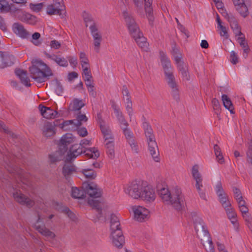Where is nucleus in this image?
<instances>
[{"label":"nucleus","instance_id":"25","mask_svg":"<svg viewBox=\"0 0 252 252\" xmlns=\"http://www.w3.org/2000/svg\"><path fill=\"white\" fill-rule=\"evenodd\" d=\"M14 32L23 38H27L29 35L28 32L24 28V26L20 23H15L13 25Z\"/></svg>","mask_w":252,"mask_h":252},{"label":"nucleus","instance_id":"26","mask_svg":"<svg viewBox=\"0 0 252 252\" xmlns=\"http://www.w3.org/2000/svg\"><path fill=\"white\" fill-rule=\"evenodd\" d=\"M145 0V10L146 16L149 21L150 24H152L154 18L153 15V8L151 7L153 0Z\"/></svg>","mask_w":252,"mask_h":252},{"label":"nucleus","instance_id":"58","mask_svg":"<svg viewBox=\"0 0 252 252\" xmlns=\"http://www.w3.org/2000/svg\"><path fill=\"white\" fill-rule=\"evenodd\" d=\"M44 5L43 2L37 3V4H30V8L32 10L36 12H39L42 8Z\"/></svg>","mask_w":252,"mask_h":252},{"label":"nucleus","instance_id":"41","mask_svg":"<svg viewBox=\"0 0 252 252\" xmlns=\"http://www.w3.org/2000/svg\"><path fill=\"white\" fill-rule=\"evenodd\" d=\"M75 124V120L65 121L61 124V127L64 130H70L77 128Z\"/></svg>","mask_w":252,"mask_h":252},{"label":"nucleus","instance_id":"57","mask_svg":"<svg viewBox=\"0 0 252 252\" xmlns=\"http://www.w3.org/2000/svg\"><path fill=\"white\" fill-rule=\"evenodd\" d=\"M132 1L136 8L137 12L141 13L143 5V0H132Z\"/></svg>","mask_w":252,"mask_h":252},{"label":"nucleus","instance_id":"2","mask_svg":"<svg viewBox=\"0 0 252 252\" xmlns=\"http://www.w3.org/2000/svg\"><path fill=\"white\" fill-rule=\"evenodd\" d=\"M32 65L30 67L31 76L36 82L41 83L45 82L48 77L53 75L51 69L46 64L40 60L32 62Z\"/></svg>","mask_w":252,"mask_h":252},{"label":"nucleus","instance_id":"60","mask_svg":"<svg viewBox=\"0 0 252 252\" xmlns=\"http://www.w3.org/2000/svg\"><path fill=\"white\" fill-rule=\"evenodd\" d=\"M219 201L224 209L231 205L230 201L228 199V196L224 198H221Z\"/></svg>","mask_w":252,"mask_h":252},{"label":"nucleus","instance_id":"64","mask_svg":"<svg viewBox=\"0 0 252 252\" xmlns=\"http://www.w3.org/2000/svg\"><path fill=\"white\" fill-rule=\"evenodd\" d=\"M122 94L124 97H126V101H131V97L128 89L126 85L123 86L122 90Z\"/></svg>","mask_w":252,"mask_h":252},{"label":"nucleus","instance_id":"15","mask_svg":"<svg viewBox=\"0 0 252 252\" xmlns=\"http://www.w3.org/2000/svg\"><path fill=\"white\" fill-rule=\"evenodd\" d=\"M134 218L138 221H143L149 215V211L141 206H135L132 207Z\"/></svg>","mask_w":252,"mask_h":252},{"label":"nucleus","instance_id":"13","mask_svg":"<svg viewBox=\"0 0 252 252\" xmlns=\"http://www.w3.org/2000/svg\"><path fill=\"white\" fill-rule=\"evenodd\" d=\"M113 245L118 248H122L125 244V237L122 230L111 231Z\"/></svg>","mask_w":252,"mask_h":252},{"label":"nucleus","instance_id":"40","mask_svg":"<svg viewBox=\"0 0 252 252\" xmlns=\"http://www.w3.org/2000/svg\"><path fill=\"white\" fill-rule=\"evenodd\" d=\"M208 237V238H206V236L203 237L204 243V245H203L205 247L207 252H215L214 246L210 234H209Z\"/></svg>","mask_w":252,"mask_h":252},{"label":"nucleus","instance_id":"63","mask_svg":"<svg viewBox=\"0 0 252 252\" xmlns=\"http://www.w3.org/2000/svg\"><path fill=\"white\" fill-rule=\"evenodd\" d=\"M63 212L66 214L67 216L72 220H75L76 219L75 215L71 212L68 208L64 207L62 210Z\"/></svg>","mask_w":252,"mask_h":252},{"label":"nucleus","instance_id":"45","mask_svg":"<svg viewBox=\"0 0 252 252\" xmlns=\"http://www.w3.org/2000/svg\"><path fill=\"white\" fill-rule=\"evenodd\" d=\"M90 29L94 39H100V40H102V36L98 32V29L96 27L94 23L93 22L90 27Z\"/></svg>","mask_w":252,"mask_h":252},{"label":"nucleus","instance_id":"7","mask_svg":"<svg viewBox=\"0 0 252 252\" xmlns=\"http://www.w3.org/2000/svg\"><path fill=\"white\" fill-rule=\"evenodd\" d=\"M190 217L193 221L197 237L200 239L201 244L204 245L203 237L206 236V238H208L209 234H210L204 224V222L196 212L191 213Z\"/></svg>","mask_w":252,"mask_h":252},{"label":"nucleus","instance_id":"20","mask_svg":"<svg viewBox=\"0 0 252 252\" xmlns=\"http://www.w3.org/2000/svg\"><path fill=\"white\" fill-rule=\"evenodd\" d=\"M38 108L41 115L46 119H53L56 118L58 115V112L56 111H54L50 108L45 107L41 104L39 105Z\"/></svg>","mask_w":252,"mask_h":252},{"label":"nucleus","instance_id":"17","mask_svg":"<svg viewBox=\"0 0 252 252\" xmlns=\"http://www.w3.org/2000/svg\"><path fill=\"white\" fill-rule=\"evenodd\" d=\"M250 0H237V11L243 17H246L249 14L248 5Z\"/></svg>","mask_w":252,"mask_h":252},{"label":"nucleus","instance_id":"24","mask_svg":"<svg viewBox=\"0 0 252 252\" xmlns=\"http://www.w3.org/2000/svg\"><path fill=\"white\" fill-rule=\"evenodd\" d=\"M44 54L47 58L55 61L60 66L66 67L68 65L67 61L63 57H61L55 54L51 55L46 51H44Z\"/></svg>","mask_w":252,"mask_h":252},{"label":"nucleus","instance_id":"1","mask_svg":"<svg viewBox=\"0 0 252 252\" xmlns=\"http://www.w3.org/2000/svg\"><path fill=\"white\" fill-rule=\"evenodd\" d=\"M158 191L162 201L166 204H171L177 211H180L184 207L185 198L180 189L175 188L169 191L168 189L162 188Z\"/></svg>","mask_w":252,"mask_h":252},{"label":"nucleus","instance_id":"62","mask_svg":"<svg viewBox=\"0 0 252 252\" xmlns=\"http://www.w3.org/2000/svg\"><path fill=\"white\" fill-rule=\"evenodd\" d=\"M237 204L239 208L246 205V202L243 199L240 191L237 189Z\"/></svg>","mask_w":252,"mask_h":252},{"label":"nucleus","instance_id":"18","mask_svg":"<svg viewBox=\"0 0 252 252\" xmlns=\"http://www.w3.org/2000/svg\"><path fill=\"white\" fill-rule=\"evenodd\" d=\"M235 48V45L231 40L226 42L225 51L230 52L229 61L233 64H236V54L234 51Z\"/></svg>","mask_w":252,"mask_h":252},{"label":"nucleus","instance_id":"47","mask_svg":"<svg viewBox=\"0 0 252 252\" xmlns=\"http://www.w3.org/2000/svg\"><path fill=\"white\" fill-rule=\"evenodd\" d=\"M76 118L77 119L75 120V121H76L75 125L77 126V128L82 125V122H87L88 121V118L86 115L81 114L80 111L77 114Z\"/></svg>","mask_w":252,"mask_h":252},{"label":"nucleus","instance_id":"61","mask_svg":"<svg viewBox=\"0 0 252 252\" xmlns=\"http://www.w3.org/2000/svg\"><path fill=\"white\" fill-rule=\"evenodd\" d=\"M122 128L123 130V132L127 141H129V140L130 139H134L133 133L128 128H127V126L123 127Z\"/></svg>","mask_w":252,"mask_h":252},{"label":"nucleus","instance_id":"59","mask_svg":"<svg viewBox=\"0 0 252 252\" xmlns=\"http://www.w3.org/2000/svg\"><path fill=\"white\" fill-rule=\"evenodd\" d=\"M126 110L131 121V117L133 115L132 103V101H126Z\"/></svg>","mask_w":252,"mask_h":252},{"label":"nucleus","instance_id":"38","mask_svg":"<svg viewBox=\"0 0 252 252\" xmlns=\"http://www.w3.org/2000/svg\"><path fill=\"white\" fill-rule=\"evenodd\" d=\"M191 174L196 183L202 182L203 178L201 174L199 172V166L198 165L195 164L192 166Z\"/></svg>","mask_w":252,"mask_h":252},{"label":"nucleus","instance_id":"6","mask_svg":"<svg viewBox=\"0 0 252 252\" xmlns=\"http://www.w3.org/2000/svg\"><path fill=\"white\" fill-rule=\"evenodd\" d=\"M71 134H67L63 136L59 144V150L56 153L49 155V159L51 163H55L62 159V156L68 150V146L73 142Z\"/></svg>","mask_w":252,"mask_h":252},{"label":"nucleus","instance_id":"36","mask_svg":"<svg viewBox=\"0 0 252 252\" xmlns=\"http://www.w3.org/2000/svg\"><path fill=\"white\" fill-rule=\"evenodd\" d=\"M225 211L228 218L231 221V223L235 225L236 223V213L235 212V209L232 208L231 205L230 207L225 209Z\"/></svg>","mask_w":252,"mask_h":252},{"label":"nucleus","instance_id":"37","mask_svg":"<svg viewBox=\"0 0 252 252\" xmlns=\"http://www.w3.org/2000/svg\"><path fill=\"white\" fill-rule=\"evenodd\" d=\"M123 16L127 28L137 25L134 18L127 11H124Z\"/></svg>","mask_w":252,"mask_h":252},{"label":"nucleus","instance_id":"54","mask_svg":"<svg viewBox=\"0 0 252 252\" xmlns=\"http://www.w3.org/2000/svg\"><path fill=\"white\" fill-rule=\"evenodd\" d=\"M172 48L171 53L174 56L175 61L176 62V57L179 58L180 61H182V56L180 53L179 49L176 47V44L175 42L172 44Z\"/></svg>","mask_w":252,"mask_h":252},{"label":"nucleus","instance_id":"22","mask_svg":"<svg viewBox=\"0 0 252 252\" xmlns=\"http://www.w3.org/2000/svg\"><path fill=\"white\" fill-rule=\"evenodd\" d=\"M160 62L163 69L164 74H165L173 72L171 65L170 61L166 57L163 52H160Z\"/></svg>","mask_w":252,"mask_h":252},{"label":"nucleus","instance_id":"39","mask_svg":"<svg viewBox=\"0 0 252 252\" xmlns=\"http://www.w3.org/2000/svg\"><path fill=\"white\" fill-rule=\"evenodd\" d=\"M100 128L103 135L105 141L113 140L111 131L107 126L105 125L104 126H102L101 125Z\"/></svg>","mask_w":252,"mask_h":252},{"label":"nucleus","instance_id":"55","mask_svg":"<svg viewBox=\"0 0 252 252\" xmlns=\"http://www.w3.org/2000/svg\"><path fill=\"white\" fill-rule=\"evenodd\" d=\"M80 59L82 67L89 66V60L86 57V55L84 52H81L80 54Z\"/></svg>","mask_w":252,"mask_h":252},{"label":"nucleus","instance_id":"42","mask_svg":"<svg viewBox=\"0 0 252 252\" xmlns=\"http://www.w3.org/2000/svg\"><path fill=\"white\" fill-rule=\"evenodd\" d=\"M215 191L218 196L219 200L221 198L227 196L226 193L224 192L222 184L220 182H218L215 187Z\"/></svg>","mask_w":252,"mask_h":252},{"label":"nucleus","instance_id":"48","mask_svg":"<svg viewBox=\"0 0 252 252\" xmlns=\"http://www.w3.org/2000/svg\"><path fill=\"white\" fill-rule=\"evenodd\" d=\"M195 187H196V189L199 194L200 197L202 199H203L205 200H207L204 190L203 189V186L202 182L196 183Z\"/></svg>","mask_w":252,"mask_h":252},{"label":"nucleus","instance_id":"9","mask_svg":"<svg viewBox=\"0 0 252 252\" xmlns=\"http://www.w3.org/2000/svg\"><path fill=\"white\" fill-rule=\"evenodd\" d=\"M140 193L139 198L143 200L150 202L154 201L155 199L156 194L154 189L151 186L147 185L146 182L143 181Z\"/></svg>","mask_w":252,"mask_h":252},{"label":"nucleus","instance_id":"28","mask_svg":"<svg viewBox=\"0 0 252 252\" xmlns=\"http://www.w3.org/2000/svg\"><path fill=\"white\" fill-rule=\"evenodd\" d=\"M19 19L23 22H27L30 24H34L35 22V17L30 14L23 12L21 11H18Z\"/></svg>","mask_w":252,"mask_h":252},{"label":"nucleus","instance_id":"32","mask_svg":"<svg viewBox=\"0 0 252 252\" xmlns=\"http://www.w3.org/2000/svg\"><path fill=\"white\" fill-rule=\"evenodd\" d=\"M88 203L91 206L94 207L97 212V218L98 220H100L102 217V209L100 207V202L98 200L94 199H89Z\"/></svg>","mask_w":252,"mask_h":252},{"label":"nucleus","instance_id":"21","mask_svg":"<svg viewBox=\"0 0 252 252\" xmlns=\"http://www.w3.org/2000/svg\"><path fill=\"white\" fill-rule=\"evenodd\" d=\"M176 63L177 65L178 68L182 74L183 79L189 81L190 76L188 71V66L185 64L183 61H180L179 58L176 57Z\"/></svg>","mask_w":252,"mask_h":252},{"label":"nucleus","instance_id":"11","mask_svg":"<svg viewBox=\"0 0 252 252\" xmlns=\"http://www.w3.org/2000/svg\"><path fill=\"white\" fill-rule=\"evenodd\" d=\"M37 220L34 224L35 228L42 235L54 239L56 237V235L54 233L45 227L42 220L44 218H41L39 214H37Z\"/></svg>","mask_w":252,"mask_h":252},{"label":"nucleus","instance_id":"16","mask_svg":"<svg viewBox=\"0 0 252 252\" xmlns=\"http://www.w3.org/2000/svg\"><path fill=\"white\" fill-rule=\"evenodd\" d=\"M46 12L48 15H59L61 18H63L65 13V6L64 5L59 6L56 5V3H54V5H49L47 7Z\"/></svg>","mask_w":252,"mask_h":252},{"label":"nucleus","instance_id":"46","mask_svg":"<svg viewBox=\"0 0 252 252\" xmlns=\"http://www.w3.org/2000/svg\"><path fill=\"white\" fill-rule=\"evenodd\" d=\"M55 91L57 95H62L63 92V88L61 83L57 79L53 81Z\"/></svg>","mask_w":252,"mask_h":252},{"label":"nucleus","instance_id":"3","mask_svg":"<svg viewBox=\"0 0 252 252\" xmlns=\"http://www.w3.org/2000/svg\"><path fill=\"white\" fill-rule=\"evenodd\" d=\"M102 190L93 183L84 182L82 184V189L77 187H72L71 196L74 198H84L88 194L90 197L96 198L102 195Z\"/></svg>","mask_w":252,"mask_h":252},{"label":"nucleus","instance_id":"23","mask_svg":"<svg viewBox=\"0 0 252 252\" xmlns=\"http://www.w3.org/2000/svg\"><path fill=\"white\" fill-rule=\"evenodd\" d=\"M15 73L24 85L27 87H30L31 86V84L29 83L30 79L28 76L26 70L18 68L15 69Z\"/></svg>","mask_w":252,"mask_h":252},{"label":"nucleus","instance_id":"10","mask_svg":"<svg viewBox=\"0 0 252 252\" xmlns=\"http://www.w3.org/2000/svg\"><path fill=\"white\" fill-rule=\"evenodd\" d=\"M143 181H134L125 189V192L134 199L139 198Z\"/></svg>","mask_w":252,"mask_h":252},{"label":"nucleus","instance_id":"30","mask_svg":"<svg viewBox=\"0 0 252 252\" xmlns=\"http://www.w3.org/2000/svg\"><path fill=\"white\" fill-rule=\"evenodd\" d=\"M110 219V230L111 231L121 230L119 219L115 214L111 215Z\"/></svg>","mask_w":252,"mask_h":252},{"label":"nucleus","instance_id":"52","mask_svg":"<svg viewBox=\"0 0 252 252\" xmlns=\"http://www.w3.org/2000/svg\"><path fill=\"white\" fill-rule=\"evenodd\" d=\"M115 113L119 122L121 124L124 125L125 126H127L128 124L125 120L122 112L120 110L119 111L115 112Z\"/></svg>","mask_w":252,"mask_h":252},{"label":"nucleus","instance_id":"56","mask_svg":"<svg viewBox=\"0 0 252 252\" xmlns=\"http://www.w3.org/2000/svg\"><path fill=\"white\" fill-rule=\"evenodd\" d=\"M240 211L241 212L242 216L244 219L246 220H249V209L246 206V205L240 207L239 208Z\"/></svg>","mask_w":252,"mask_h":252},{"label":"nucleus","instance_id":"12","mask_svg":"<svg viewBox=\"0 0 252 252\" xmlns=\"http://www.w3.org/2000/svg\"><path fill=\"white\" fill-rule=\"evenodd\" d=\"M237 42L243 50V56L244 58H247L250 52V49L248 45V41L245 36L241 32L240 27L237 25Z\"/></svg>","mask_w":252,"mask_h":252},{"label":"nucleus","instance_id":"44","mask_svg":"<svg viewBox=\"0 0 252 252\" xmlns=\"http://www.w3.org/2000/svg\"><path fill=\"white\" fill-rule=\"evenodd\" d=\"M105 146L107 148V153L109 158H112L114 157V140H112L107 141L105 143Z\"/></svg>","mask_w":252,"mask_h":252},{"label":"nucleus","instance_id":"33","mask_svg":"<svg viewBox=\"0 0 252 252\" xmlns=\"http://www.w3.org/2000/svg\"><path fill=\"white\" fill-rule=\"evenodd\" d=\"M223 16L227 19L230 27L236 36V20L235 16L231 13H227L226 12L223 13Z\"/></svg>","mask_w":252,"mask_h":252},{"label":"nucleus","instance_id":"49","mask_svg":"<svg viewBox=\"0 0 252 252\" xmlns=\"http://www.w3.org/2000/svg\"><path fill=\"white\" fill-rule=\"evenodd\" d=\"M10 7L5 0H0V12L6 13L10 10Z\"/></svg>","mask_w":252,"mask_h":252},{"label":"nucleus","instance_id":"35","mask_svg":"<svg viewBox=\"0 0 252 252\" xmlns=\"http://www.w3.org/2000/svg\"><path fill=\"white\" fill-rule=\"evenodd\" d=\"M221 100L222 101L224 107L229 110L231 114H234V108L231 100L226 94H222L221 96Z\"/></svg>","mask_w":252,"mask_h":252},{"label":"nucleus","instance_id":"51","mask_svg":"<svg viewBox=\"0 0 252 252\" xmlns=\"http://www.w3.org/2000/svg\"><path fill=\"white\" fill-rule=\"evenodd\" d=\"M212 103L215 113L219 116L221 112V106L218 99L215 98H213Z\"/></svg>","mask_w":252,"mask_h":252},{"label":"nucleus","instance_id":"43","mask_svg":"<svg viewBox=\"0 0 252 252\" xmlns=\"http://www.w3.org/2000/svg\"><path fill=\"white\" fill-rule=\"evenodd\" d=\"M81 173L85 177L91 180L94 179L96 177V173L93 169L90 168H86L82 169Z\"/></svg>","mask_w":252,"mask_h":252},{"label":"nucleus","instance_id":"29","mask_svg":"<svg viewBox=\"0 0 252 252\" xmlns=\"http://www.w3.org/2000/svg\"><path fill=\"white\" fill-rule=\"evenodd\" d=\"M139 47L146 50L148 49V43L146 38L143 36L142 32L138 34L135 37L133 38Z\"/></svg>","mask_w":252,"mask_h":252},{"label":"nucleus","instance_id":"31","mask_svg":"<svg viewBox=\"0 0 252 252\" xmlns=\"http://www.w3.org/2000/svg\"><path fill=\"white\" fill-rule=\"evenodd\" d=\"M3 64L4 68L8 66H11L14 63L15 58L13 55L10 54L8 52H2Z\"/></svg>","mask_w":252,"mask_h":252},{"label":"nucleus","instance_id":"50","mask_svg":"<svg viewBox=\"0 0 252 252\" xmlns=\"http://www.w3.org/2000/svg\"><path fill=\"white\" fill-rule=\"evenodd\" d=\"M127 29L129 34L132 38L135 37L136 35L141 32L137 24L134 25V26L128 28Z\"/></svg>","mask_w":252,"mask_h":252},{"label":"nucleus","instance_id":"8","mask_svg":"<svg viewBox=\"0 0 252 252\" xmlns=\"http://www.w3.org/2000/svg\"><path fill=\"white\" fill-rule=\"evenodd\" d=\"M165 81L171 89V94L174 99L179 100V91L178 85L176 81L173 72L164 74Z\"/></svg>","mask_w":252,"mask_h":252},{"label":"nucleus","instance_id":"27","mask_svg":"<svg viewBox=\"0 0 252 252\" xmlns=\"http://www.w3.org/2000/svg\"><path fill=\"white\" fill-rule=\"evenodd\" d=\"M63 168V174L67 180H69L70 176L75 172V166L71 162H66Z\"/></svg>","mask_w":252,"mask_h":252},{"label":"nucleus","instance_id":"5","mask_svg":"<svg viewBox=\"0 0 252 252\" xmlns=\"http://www.w3.org/2000/svg\"><path fill=\"white\" fill-rule=\"evenodd\" d=\"M82 153H85L87 157L94 159H95L99 156V153L96 148H90L83 150L82 148L76 144L73 145L69 149V153L66 157L65 162H71L72 160Z\"/></svg>","mask_w":252,"mask_h":252},{"label":"nucleus","instance_id":"19","mask_svg":"<svg viewBox=\"0 0 252 252\" xmlns=\"http://www.w3.org/2000/svg\"><path fill=\"white\" fill-rule=\"evenodd\" d=\"M57 125L55 124V122L52 124L49 122L45 121L42 129L43 134L47 137L53 136L55 134V126Z\"/></svg>","mask_w":252,"mask_h":252},{"label":"nucleus","instance_id":"14","mask_svg":"<svg viewBox=\"0 0 252 252\" xmlns=\"http://www.w3.org/2000/svg\"><path fill=\"white\" fill-rule=\"evenodd\" d=\"M13 196L17 202L21 205H26L29 208L32 207L34 204L33 200L26 196L20 191H16L13 192Z\"/></svg>","mask_w":252,"mask_h":252},{"label":"nucleus","instance_id":"34","mask_svg":"<svg viewBox=\"0 0 252 252\" xmlns=\"http://www.w3.org/2000/svg\"><path fill=\"white\" fill-rule=\"evenodd\" d=\"M84 106L85 104L82 100L74 98L69 105L68 110L71 111H80Z\"/></svg>","mask_w":252,"mask_h":252},{"label":"nucleus","instance_id":"53","mask_svg":"<svg viewBox=\"0 0 252 252\" xmlns=\"http://www.w3.org/2000/svg\"><path fill=\"white\" fill-rule=\"evenodd\" d=\"M0 130H3L5 133H7L12 139L17 138V135L11 131L8 127H7L4 123L0 121Z\"/></svg>","mask_w":252,"mask_h":252},{"label":"nucleus","instance_id":"4","mask_svg":"<svg viewBox=\"0 0 252 252\" xmlns=\"http://www.w3.org/2000/svg\"><path fill=\"white\" fill-rule=\"evenodd\" d=\"M143 126L145 129V134L147 138L148 145V150L152 156L153 159L156 162L159 161V153L158 144L156 141V138L153 134V130L150 126L147 123H143Z\"/></svg>","mask_w":252,"mask_h":252}]
</instances>
